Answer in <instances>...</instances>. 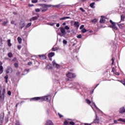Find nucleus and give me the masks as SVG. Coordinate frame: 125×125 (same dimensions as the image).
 <instances>
[{"mask_svg": "<svg viewBox=\"0 0 125 125\" xmlns=\"http://www.w3.org/2000/svg\"><path fill=\"white\" fill-rule=\"evenodd\" d=\"M47 97V96L42 97H35V98L30 99V101H32V100H33L35 101H38V100H42V101H46Z\"/></svg>", "mask_w": 125, "mask_h": 125, "instance_id": "f257e3e1", "label": "nucleus"}, {"mask_svg": "<svg viewBox=\"0 0 125 125\" xmlns=\"http://www.w3.org/2000/svg\"><path fill=\"white\" fill-rule=\"evenodd\" d=\"M51 7V5H46V4H43L41 8V10H42V12H45L46 10H47V7Z\"/></svg>", "mask_w": 125, "mask_h": 125, "instance_id": "f03ea898", "label": "nucleus"}, {"mask_svg": "<svg viewBox=\"0 0 125 125\" xmlns=\"http://www.w3.org/2000/svg\"><path fill=\"white\" fill-rule=\"evenodd\" d=\"M66 77L67 78H69V79H73L74 78H76V74L71 73V72H68L67 74H66Z\"/></svg>", "mask_w": 125, "mask_h": 125, "instance_id": "7ed1b4c3", "label": "nucleus"}, {"mask_svg": "<svg viewBox=\"0 0 125 125\" xmlns=\"http://www.w3.org/2000/svg\"><path fill=\"white\" fill-rule=\"evenodd\" d=\"M60 31L62 34V35L59 34L61 37H62L64 36V35H66V34H67V33L66 32V30H65V28L64 27H60Z\"/></svg>", "mask_w": 125, "mask_h": 125, "instance_id": "20e7f679", "label": "nucleus"}, {"mask_svg": "<svg viewBox=\"0 0 125 125\" xmlns=\"http://www.w3.org/2000/svg\"><path fill=\"white\" fill-rule=\"evenodd\" d=\"M110 22L111 23V24H112V26H111V28H112V29H113V30H116V31H118V27H117V26H116V23L114 22H113V21H112V20H110Z\"/></svg>", "mask_w": 125, "mask_h": 125, "instance_id": "39448f33", "label": "nucleus"}, {"mask_svg": "<svg viewBox=\"0 0 125 125\" xmlns=\"http://www.w3.org/2000/svg\"><path fill=\"white\" fill-rule=\"evenodd\" d=\"M5 93V89H3L2 90V95L1 94L0 95V101H3L4 100V94Z\"/></svg>", "mask_w": 125, "mask_h": 125, "instance_id": "423d86ee", "label": "nucleus"}, {"mask_svg": "<svg viewBox=\"0 0 125 125\" xmlns=\"http://www.w3.org/2000/svg\"><path fill=\"white\" fill-rule=\"evenodd\" d=\"M111 72H112V73H114V75H116V76H120V73L116 71L115 67H112Z\"/></svg>", "mask_w": 125, "mask_h": 125, "instance_id": "0eeeda50", "label": "nucleus"}, {"mask_svg": "<svg viewBox=\"0 0 125 125\" xmlns=\"http://www.w3.org/2000/svg\"><path fill=\"white\" fill-rule=\"evenodd\" d=\"M4 118V115L1 114L0 115V125H2V122H3V119Z\"/></svg>", "mask_w": 125, "mask_h": 125, "instance_id": "6e6552de", "label": "nucleus"}, {"mask_svg": "<svg viewBox=\"0 0 125 125\" xmlns=\"http://www.w3.org/2000/svg\"><path fill=\"white\" fill-rule=\"evenodd\" d=\"M53 65L54 66V67H56L57 69H59L60 68V65L59 64L56 63V62H55V61H53Z\"/></svg>", "mask_w": 125, "mask_h": 125, "instance_id": "1a4fd4ad", "label": "nucleus"}, {"mask_svg": "<svg viewBox=\"0 0 125 125\" xmlns=\"http://www.w3.org/2000/svg\"><path fill=\"white\" fill-rule=\"evenodd\" d=\"M6 74H9V73H12V68L11 67H7L6 70Z\"/></svg>", "mask_w": 125, "mask_h": 125, "instance_id": "9d476101", "label": "nucleus"}, {"mask_svg": "<svg viewBox=\"0 0 125 125\" xmlns=\"http://www.w3.org/2000/svg\"><path fill=\"white\" fill-rule=\"evenodd\" d=\"M20 25L21 26L20 29H23V28L25 27V22H24V21H21L20 23Z\"/></svg>", "mask_w": 125, "mask_h": 125, "instance_id": "9b49d317", "label": "nucleus"}, {"mask_svg": "<svg viewBox=\"0 0 125 125\" xmlns=\"http://www.w3.org/2000/svg\"><path fill=\"white\" fill-rule=\"evenodd\" d=\"M119 113H120V114H124V113H125V109L124 107H121L120 109Z\"/></svg>", "mask_w": 125, "mask_h": 125, "instance_id": "f8f14e48", "label": "nucleus"}, {"mask_svg": "<svg viewBox=\"0 0 125 125\" xmlns=\"http://www.w3.org/2000/svg\"><path fill=\"white\" fill-rule=\"evenodd\" d=\"M2 65V62H0V75L1 74H2V72H3V71L2 70L3 69V67H2V66H1Z\"/></svg>", "mask_w": 125, "mask_h": 125, "instance_id": "ddd939ff", "label": "nucleus"}, {"mask_svg": "<svg viewBox=\"0 0 125 125\" xmlns=\"http://www.w3.org/2000/svg\"><path fill=\"white\" fill-rule=\"evenodd\" d=\"M100 22L101 23H104L105 22V17L104 16H102L101 17V19L100 20Z\"/></svg>", "mask_w": 125, "mask_h": 125, "instance_id": "4468645a", "label": "nucleus"}, {"mask_svg": "<svg viewBox=\"0 0 125 125\" xmlns=\"http://www.w3.org/2000/svg\"><path fill=\"white\" fill-rule=\"evenodd\" d=\"M39 18V16L37 17H33L31 19L29 20V21H35V20H37Z\"/></svg>", "mask_w": 125, "mask_h": 125, "instance_id": "2eb2a0df", "label": "nucleus"}, {"mask_svg": "<svg viewBox=\"0 0 125 125\" xmlns=\"http://www.w3.org/2000/svg\"><path fill=\"white\" fill-rule=\"evenodd\" d=\"M46 125H53V123L50 120H48L46 123Z\"/></svg>", "mask_w": 125, "mask_h": 125, "instance_id": "dca6fc26", "label": "nucleus"}, {"mask_svg": "<svg viewBox=\"0 0 125 125\" xmlns=\"http://www.w3.org/2000/svg\"><path fill=\"white\" fill-rule=\"evenodd\" d=\"M54 55H55V53L54 52H51L48 54V56L49 58H50L51 57H53V56H54Z\"/></svg>", "mask_w": 125, "mask_h": 125, "instance_id": "f3484780", "label": "nucleus"}, {"mask_svg": "<svg viewBox=\"0 0 125 125\" xmlns=\"http://www.w3.org/2000/svg\"><path fill=\"white\" fill-rule=\"evenodd\" d=\"M74 26H75L76 28H79V27H80V23L78 21H75L74 22Z\"/></svg>", "mask_w": 125, "mask_h": 125, "instance_id": "a211bd4d", "label": "nucleus"}, {"mask_svg": "<svg viewBox=\"0 0 125 125\" xmlns=\"http://www.w3.org/2000/svg\"><path fill=\"white\" fill-rule=\"evenodd\" d=\"M11 41L10 40H7L8 46H9V47H10V46L12 45V44L11 43Z\"/></svg>", "mask_w": 125, "mask_h": 125, "instance_id": "6ab92c4d", "label": "nucleus"}, {"mask_svg": "<svg viewBox=\"0 0 125 125\" xmlns=\"http://www.w3.org/2000/svg\"><path fill=\"white\" fill-rule=\"evenodd\" d=\"M95 5V3L92 2L90 4V6L91 7V8H95V6H94Z\"/></svg>", "mask_w": 125, "mask_h": 125, "instance_id": "aec40b11", "label": "nucleus"}, {"mask_svg": "<svg viewBox=\"0 0 125 125\" xmlns=\"http://www.w3.org/2000/svg\"><path fill=\"white\" fill-rule=\"evenodd\" d=\"M50 100H51V96L50 95L47 96L46 101L49 102V101H50Z\"/></svg>", "mask_w": 125, "mask_h": 125, "instance_id": "412c9836", "label": "nucleus"}, {"mask_svg": "<svg viewBox=\"0 0 125 125\" xmlns=\"http://www.w3.org/2000/svg\"><path fill=\"white\" fill-rule=\"evenodd\" d=\"M66 19H70V17H64L60 19V20H66Z\"/></svg>", "mask_w": 125, "mask_h": 125, "instance_id": "4be33fe9", "label": "nucleus"}, {"mask_svg": "<svg viewBox=\"0 0 125 125\" xmlns=\"http://www.w3.org/2000/svg\"><path fill=\"white\" fill-rule=\"evenodd\" d=\"M117 24L119 26V28H120L121 29H123L124 27H125V24L124 23H122L121 24Z\"/></svg>", "mask_w": 125, "mask_h": 125, "instance_id": "5701e85b", "label": "nucleus"}, {"mask_svg": "<svg viewBox=\"0 0 125 125\" xmlns=\"http://www.w3.org/2000/svg\"><path fill=\"white\" fill-rule=\"evenodd\" d=\"M17 40L19 43H22V39H21V38L18 37Z\"/></svg>", "mask_w": 125, "mask_h": 125, "instance_id": "b1692460", "label": "nucleus"}, {"mask_svg": "<svg viewBox=\"0 0 125 125\" xmlns=\"http://www.w3.org/2000/svg\"><path fill=\"white\" fill-rule=\"evenodd\" d=\"M4 79L5 80V83H8V75H6L4 77Z\"/></svg>", "mask_w": 125, "mask_h": 125, "instance_id": "393cba45", "label": "nucleus"}, {"mask_svg": "<svg viewBox=\"0 0 125 125\" xmlns=\"http://www.w3.org/2000/svg\"><path fill=\"white\" fill-rule=\"evenodd\" d=\"M95 123L98 124L99 123V120L97 118V115L96 114V120H95Z\"/></svg>", "mask_w": 125, "mask_h": 125, "instance_id": "a878e982", "label": "nucleus"}, {"mask_svg": "<svg viewBox=\"0 0 125 125\" xmlns=\"http://www.w3.org/2000/svg\"><path fill=\"white\" fill-rule=\"evenodd\" d=\"M58 49H59L58 47H53L52 48V51H56V50H58Z\"/></svg>", "mask_w": 125, "mask_h": 125, "instance_id": "bb28decb", "label": "nucleus"}, {"mask_svg": "<svg viewBox=\"0 0 125 125\" xmlns=\"http://www.w3.org/2000/svg\"><path fill=\"white\" fill-rule=\"evenodd\" d=\"M125 16L124 15H121V21H125Z\"/></svg>", "mask_w": 125, "mask_h": 125, "instance_id": "cd10ccee", "label": "nucleus"}, {"mask_svg": "<svg viewBox=\"0 0 125 125\" xmlns=\"http://www.w3.org/2000/svg\"><path fill=\"white\" fill-rule=\"evenodd\" d=\"M40 57L41 59H45V58H46V57H45L44 55H41L40 56Z\"/></svg>", "mask_w": 125, "mask_h": 125, "instance_id": "c85d7f7f", "label": "nucleus"}, {"mask_svg": "<svg viewBox=\"0 0 125 125\" xmlns=\"http://www.w3.org/2000/svg\"><path fill=\"white\" fill-rule=\"evenodd\" d=\"M118 121L119 122H123V123H125V119L120 118V119H118Z\"/></svg>", "mask_w": 125, "mask_h": 125, "instance_id": "c756f323", "label": "nucleus"}, {"mask_svg": "<svg viewBox=\"0 0 125 125\" xmlns=\"http://www.w3.org/2000/svg\"><path fill=\"white\" fill-rule=\"evenodd\" d=\"M31 25H32V22H29L26 25L25 27L26 28H29V27H30Z\"/></svg>", "mask_w": 125, "mask_h": 125, "instance_id": "7c9ffc66", "label": "nucleus"}, {"mask_svg": "<svg viewBox=\"0 0 125 125\" xmlns=\"http://www.w3.org/2000/svg\"><path fill=\"white\" fill-rule=\"evenodd\" d=\"M8 57H9L10 58H11V57H12L13 56V55L11 53H9L8 54Z\"/></svg>", "mask_w": 125, "mask_h": 125, "instance_id": "2f4dec72", "label": "nucleus"}, {"mask_svg": "<svg viewBox=\"0 0 125 125\" xmlns=\"http://www.w3.org/2000/svg\"><path fill=\"white\" fill-rule=\"evenodd\" d=\"M86 102L87 104H90V103H91V102L88 99L86 100Z\"/></svg>", "mask_w": 125, "mask_h": 125, "instance_id": "473e14b6", "label": "nucleus"}, {"mask_svg": "<svg viewBox=\"0 0 125 125\" xmlns=\"http://www.w3.org/2000/svg\"><path fill=\"white\" fill-rule=\"evenodd\" d=\"M47 67L48 68V69H52V66H51V64H48L47 66Z\"/></svg>", "mask_w": 125, "mask_h": 125, "instance_id": "72a5a7b5", "label": "nucleus"}, {"mask_svg": "<svg viewBox=\"0 0 125 125\" xmlns=\"http://www.w3.org/2000/svg\"><path fill=\"white\" fill-rule=\"evenodd\" d=\"M97 22V19H95L93 20H92V23H96Z\"/></svg>", "mask_w": 125, "mask_h": 125, "instance_id": "f704fd0d", "label": "nucleus"}, {"mask_svg": "<svg viewBox=\"0 0 125 125\" xmlns=\"http://www.w3.org/2000/svg\"><path fill=\"white\" fill-rule=\"evenodd\" d=\"M67 42H67V41H66L65 40H63V41H62V43H63V44L66 45V44H67Z\"/></svg>", "mask_w": 125, "mask_h": 125, "instance_id": "c9c22d12", "label": "nucleus"}, {"mask_svg": "<svg viewBox=\"0 0 125 125\" xmlns=\"http://www.w3.org/2000/svg\"><path fill=\"white\" fill-rule=\"evenodd\" d=\"M7 23H8V21L6 20V21H4L2 23L3 25H4V26H5L6 25V24H7Z\"/></svg>", "mask_w": 125, "mask_h": 125, "instance_id": "e433bc0d", "label": "nucleus"}, {"mask_svg": "<svg viewBox=\"0 0 125 125\" xmlns=\"http://www.w3.org/2000/svg\"><path fill=\"white\" fill-rule=\"evenodd\" d=\"M64 29H65V30H70V27L66 25L64 27Z\"/></svg>", "mask_w": 125, "mask_h": 125, "instance_id": "4c0bfd02", "label": "nucleus"}, {"mask_svg": "<svg viewBox=\"0 0 125 125\" xmlns=\"http://www.w3.org/2000/svg\"><path fill=\"white\" fill-rule=\"evenodd\" d=\"M77 39H82V34H79L77 36Z\"/></svg>", "mask_w": 125, "mask_h": 125, "instance_id": "58836bf2", "label": "nucleus"}, {"mask_svg": "<svg viewBox=\"0 0 125 125\" xmlns=\"http://www.w3.org/2000/svg\"><path fill=\"white\" fill-rule=\"evenodd\" d=\"M94 104V106L95 107V108L98 110V111H100V109H99V108H97V106H96V105H95V104L94 103H93Z\"/></svg>", "mask_w": 125, "mask_h": 125, "instance_id": "ea45409f", "label": "nucleus"}, {"mask_svg": "<svg viewBox=\"0 0 125 125\" xmlns=\"http://www.w3.org/2000/svg\"><path fill=\"white\" fill-rule=\"evenodd\" d=\"M32 3H37V2H38V0H32Z\"/></svg>", "mask_w": 125, "mask_h": 125, "instance_id": "a19ab883", "label": "nucleus"}, {"mask_svg": "<svg viewBox=\"0 0 125 125\" xmlns=\"http://www.w3.org/2000/svg\"><path fill=\"white\" fill-rule=\"evenodd\" d=\"M54 22H49L48 23V25H50V26H53V25H54Z\"/></svg>", "mask_w": 125, "mask_h": 125, "instance_id": "79ce46f5", "label": "nucleus"}, {"mask_svg": "<svg viewBox=\"0 0 125 125\" xmlns=\"http://www.w3.org/2000/svg\"><path fill=\"white\" fill-rule=\"evenodd\" d=\"M14 66L16 68H18L19 66V64H18V63H15L14 64Z\"/></svg>", "mask_w": 125, "mask_h": 125, "instance_id": "37998d69", "label": "nucleus"}, {"mask_svg": "<svg viewBox=\"0 0 125 125\" xmlns=\"http://www.w3.org/2000/svg\"><path fill=\"white\" fill-rule=\"evenodd\" d=\"M80 9L81 11H82V12H85V10H84L83 8L80 7Z\"/></svg>", "mask_w": 125, "mask_h": 125, "instance_id": "c03bdc74", "label": "nucleus"}, {"mask_svg": "<svg viewBox=\"0 0 125 125\" xmlns=\"http://www.w3.org/2000/svg\"><path fill=\"white\" fill-rule=\"evenodd\" d=\"M120 83H123V84H124V85L125 86V80H124V81H121Z\"/></svg>", "mask_w": 125, "mask_h": 125, "instance_id": "a18cd8bd", "label": "nucleus"}, {"mask_svg": "<svg viewBox=\"0 0 125 125\" xmlns=\"http://www.w3.org/2000/svg\"><path fill=\"white\" fill-rule=\"evenodd\" d=\"M64 124L65 125H70V124H69V122H67V121H65V122H64Z\"/></svg>", "mask_w": 125, "mask_h": 125, "instance_id": "49530a36", "label": "nucleus"}, {"mask_svg": "<svg viewBox=\"0 0 125 125\" xmlns=\"http://www.w3.org/2000/svg\"><path fill=\"white\" fill-rule=\"evenodd\" d=\"M86 29H85V28H83V29H82V32H83V33H86Z\"/></svg>", "mask_w": 125, "mask_h": 125, "instance_id": "de8ad7c7", "label": "nucleus"}, {"mask_svg": "<svg viewBox=\"0 0 125 125\" xmlns=\"http://www.w3.org/2000/svg\"><path fill=\"white\" fill-rule=\"evenodd\" d=\"M22 47L21 46V45H18V49H19V50H20V49H21V48Z\"/></svg>", "mask_w": 125, "mask_h": 125, "instance_id": "09e8293b", "label": "nucleus"}, {"mask_svg": "<svg viewBox=\"0 0 125 125\" xmlns=\"http://www.w3.org/2000/svg\"><path fill=\"white\" fill-rule=\"evenodd\" d=\"M83 28H84V25H82L80 26V29L81 30H82V29H83Z\"/></svg>", "mask_w": 125, "mask_h": 125, "instance_id": "8fccbe9b", "label": "nucleus"}, {"mask_svg": "<svg viewBox=\"0 0 125 125\" xmlns=\"http://www.w3.org/2000/svg\"><path fill=\"white\" fill-rule=\"evenodd\" d=\"M35 11L36 12H40V11H41V10L40 9H36Z\"/></svg>", "mask_w": 125, "mask_h": 125, "instance_id": "3c124183", "label": "nucleus"}, {"mask_svg": "<svg viewBox=\"0 0 125 125\" xmlns=\"http://www.w3.org/2000/svg\"><path fill=\"white\" fill-rule=\"evenodd\" d=\"M16 125H20V122L18 121H16Z\"/></svg>", "mask_w": 125, "mask_h": 125, "instance_id": "603ef678", "label": "nucleus"}, {"mask_svg": "<svg viewBox=\"0 0 125 125\" xmlns=\"http://www.w3.org/2000/svg\"><path fill=\"white\" fill-rule=\"evenodd\" d=\"M69 125H75V123L73 122H70L69 123Z\"/></svg>", "mask_w": 125, "mask_h": 125, "instance_id": "864d4df0", "label": "nucleus"}, {"mask_svg": "<svg viewBox=\"0 0 125 125\" xmlns=\"http://www.w3.org/2000/svg\"><path fill=\"white\" fill-rule=\"evenodd\" d=\"M8 94L10 96V95H11V92L10 91H8Z\"/></svg>", "mask_w": 125, "mask_h": 125, "instance_id": "5fc2aeb1", "label": "nucleus"}, {"mask_svg": "<svg viewBox=\"0 0 125 125\" xmlns=\"http://www.w3.org/2000/svg\"><path fill=\"white\" fill-rule=\"evenodd\" d=\"M11 23L13 24H15V21H11Z\"/></svg>", "mask_w": 125, "mask_h": 125, "instance_id": "6e6d98bb", "label": "nucleus"}, {"mask_svg": "<svg viewBox=\"0 0 125 125\" xmlns=\"http://www.w3.org/2000/svg\"><path fill=\"white\" fill-rule=\"evenodd\" d=\"M58 115L59 116L60 118H62L63 117V115L60 114V113H58Z\"/></svg>", "mask_w": 125, "mask_h": 125, "instance_id": "4d7b16f0", "label": "nucleus"}, {"mask_svg": "<svg viewBox=\"0 0 125 125\" xmlns=\"http://www.w3.org/2000/svg\"><path fill=\"white\" fill-rule=\"evenodd\" d=\"M112 62L111 63V65H114V58L112 59Z\"/></svg>", "mask_w": 125, "mask_h": 125, "instance_id": "13d9d810", "label": "nucleus"}, {"mask_svg": "<svg viewBox=\"0 0 125 125\" xmlns=\"http://www.w3.org/2000/svg\"><path fill=\"white\" fill-rule=\"evenodd\" d=\"M20 74H21V72H20V71H18V72H17V75L18 76H19V75H20Z\"/></svg>", "mask_w": 125, "mask_h": 125, "instance_id": "bf43d9fd", "label": "nucleus"}, {"mask_svg": "<svg viewBox=\"0 0 125 125\" xmlns=\"http://www.w3.org/2000/svg\"><path fill=\"white\" fill-rule=\"evenodd\" d=\"M24 73H25V74H27V73H28V70H25L24 71Z\"/></svg>", "mask_w": 125, "mask_h": 125, "instance_id": "052dcab7", "label": "nucleus"}, {"mask_svg": "<svg viewBox=\"0 0 125 125\" xmlns=\"http://www.w3.org/2000/svg\"><path fill=\"white\" fill-rule=\"evenodd\" d=\"M0 94H1V86L0 85Z\"/></svg>", "mask_w": 125, "mask_h": 125, "instance_id": "680f3d73", "label": "nucleus"}, {"mask_svg": "<svg viewBox=\"0 0 125 125\" xmlns=\"http://www.w3.org/2000/svg\"><path fill=\"white\" fill-rule=\"evenodd\" d=\"M84 125H91V124L88 123H85Z\"/></svg>", "mask_w": 125, "mask_h": 125, "instance_id": "e2e57ef3", "label": "nucleus"}, {"mask_svg": "<svg viewBox=\"0 0 125 125\" xmlns=\"http://www.w3.org/2000/svg\"><path fill=\"white\" fill-rule=\"evenodd\" d=\"M32 62H28V65H32Z\"/></svg>", "mask_w": 125, "mask_h": 125, "instance_id": "0e129e2a", "label": "nucleus"}, {"mask_svg": "<svg viewBox=\"0 0 125 125\" xmlns=\"http://www.w3.org/2000/svg\"><path fill=\"white\" fill-rule=\"evenodd\" d=\"M57 27H60V24H59V23H58V24H57Z\"/></svg>", "mask_w": 125, "mask_h": 125, "instance_id": "69168bd1", "label": "nucleus"}, {"mask_svg": "<svg viewBox=\"0 0 125 125\" xmlns=\"http://www.w3.org/2000/svg\"><path fill=\"white\" fill-rule=\"evenodd\" d=\"M117 122H118V121H117V120H114V124H117Z\"/></svg>", "mask_w": 125, "mask_h": 125, "instance_id": "338daca9", "label": "nucleus"}, {"mask_svg": "<svg viewBox=\"0 0 125 125\" xmlns=\"http://www.w3.org/2000/svg\"><path fill=\"white\" fill-rule=\"evenodd\" d=\"M62 25H63V26L66 25V22H63V23H62Z\"/></svg>", "mask_w": 125, "mask_h": 125, "instance_id": "774afa93", "label": "nucleus"}]
</instances>
